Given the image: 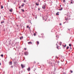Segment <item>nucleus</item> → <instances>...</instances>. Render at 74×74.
Segmentation results:
<instances>
[{
	"label": "nucleus",
	"mask_w": 74,
	"mask_h": 74,
	"mask_svg": "<svg viewBox=\"0 0 74 74\" xmlns=\"http://www.w3.org/2000/svg\"><path fill=\"white\" fill-rule=\"evenodd\" d=\"M13 63L14 64V66L15 67H16V65H18V62H14Z\"/></svg>",
	"instance_id": "f257e3e1"
},
{
	"label": "nucleus",
	"mask_w": 74,
	"mask_h": 74,
	"mask_svg": "<svg viewBox=\"0 0 74 74\" xmlns=\"http://www.w3.org/2000/svg\"><path fill=\"white\" fill-rule=\"evenodd\" d=\"M21 66L22 69H23L24 67H25V65H23V64H21Z\"/></svg>",
	"instance_id": "f03ea898"
},
{
	"label": "nucleus",
	"mask_w": 74,
	"mask_h": 74,
	"mask_svg": "<svg viewBox=\"0 0 74 74\" xmlns=\"http://www.w3.org/2000/svg\"><path fill=\"white\" fill-rule=\"evenodd\" d=\"M24 54L25 55H28V52L27 51L25 52Z\"/></svg>",
	"instance_id": "7ed1b4c3"
},
{
	"label": "nucleus",
	"mask_w": 74,
	"mask_h": 74,
	"mask_svg": "<svg viewBox=\"0 0 74 74\" xmlns=\"http://www.w3.org/2000/svg\"><path fill=\"white\" fill-rule=\"evenodd\" d=\"M9 64L10 65H12V63L11 62H9Z\"/></svg>",
	"instance_id": "20e7f679"
},
{
	"label": "nucleus",
	"mask_w": 74,
	"mask_h": 74,
	"mask_svg": "<svg viewBox=\"0 0 74 74\" xmlns=\"http://www.w3.org/2000/svg\"><path fill=\"white\" fill-rule=\"evenodd\" d=\"M9 11L11 12H12V9L11 8V9Z\"/></svg>",
	"instance_id": "39448f33"
},
{
	"label": "nucleus",
	"mask_w": 74,
	"mask_h": 74,
	"mask_svg": "<svg viewBox=\"0 0 74 74\" xmlns=\"http://www.w3.org/2000/svg\"><path fill=\"white\" fill-rule=\"evenodd\" d=\"M42 8L43 9H44V10H45V6H42Z\"/></svg>",
	"instance_id": "423d86ee"
},
{
	"label": "nucleus",
	"mask_w": 74,
	"mask_h": 74,
	"mask_svg": "<svg viewBox=\"0 0 74 74\" xmlns=\"http://www.w3.org/2000/svg\"><path fill=\"white\" fill-rule=\"evenodd\" d=\"M59 12H57L56 14V15H59Z\"/></svg>",
	"instance_id": "0eeeda50"
},
{
	"label": "nucleus",
	"mask_w": 74,
	"mask_h": 74,
	"mask_svg": "<svg viewBox=\"0 0 74 74\" xmlns=\"http://www.w3.org/2000/svg\"><path fill=\"white\" fill-rule=\"evenodd\" d=\"M27 70L28 71H29L30 70V68H28L27 69Z\"/></svg>",
	"instance_id": "6e6552de"
},
{
	"label": "nucleus",
	"mask_w": 74,
	"mask_h": 74,
	"mask_svg": "<svg viewBox=\"0 0 74 74\" xmlns=\"http://www.w3.org/2000/svg\"><path fill=\"white\" fill-rule=\"evenodd\" d=\"M23 38V36H22V37H20V40H22V38Z\"/></svg>",
	"instance_id": "1a4fd4ad"
},
{
	"label": "nucleus",
	"mask_w": 74,
	"mask_h": 74,
	"mask_svg": "<svg viewBox=\"0 0 74 74\" xmlns=\"http://www.w3.org/2000/svg\"><path fill=\"white\" fill-rule=\"evenodd\" d=\"M28 44H32V42H28Z\"/></svg>",
	"instance_id": "9d476101"
},
{
	"label": "nucleus",
	"mask_w": 74,
	"mask_h": 74,
	"mask_svg": "<svg viewBox=\"0 0 74 74\" xmlns=\"http://www.w3.org/2000/svg\"><path fill=\"white\" fill-rule=\"evenodd\" d=\"M63 10V8H61V9H59V11H62Z\"/></svg>",
	"instance_id": "9b49d317"
},
{
	"label": "nucleus",
	"mask_w": 74,
	"mask_h": 74,
	"mask_svg": "<svg viewBox=\"0 0 74 74\" xmlns=\"http://www.w3.org/2000/svg\"><path fill=\"white\" fill-rule=\"evenodd\" d=\"M56 37H57L56 40H58L57 38H59V36H56Z\"/></svg>",
	"instance_id": "f8f14e48"
},
{
	"label": "nucleus",
	"mask_w": 74,
	"mask_h": 74,
	"mask_svg": "<svg viewBox=\"0 0 74 74\" xmlns=\"http://www.w3.org/2000/svg\"><path fill=\"white\" fill-rule=\"evenodd\" d=\"M24 5H25V3H23L22 5H21V7H23V6H24Z\"/></svg>",
	"instance_id": "ddd939ff"
},
{
	"label": "nucleus",
	"mask_w": 74,
	"mask_h": 74,
	"mask_svg": "<svg viewBox=\"0 0 74 74\" xmlns=\"http://www.w3.org/2000/svg\"><path fill=\"white\" fill-rule=\"evenodd\" d=\"M34 6H33L32 5H31V7L32 8V10H33L34 9V8H33V7Z\"/></svg>",
	"instance_id": "4468645a"
},
{
	"label": "nucleus",
	"mask_w": 74,
	"mask_h": 74,
	"mask_svg": "<svg viewBox=\"0 0 74 74\" xmlns=\"http://www.w3.org/2000/svg\"><path fill=\"white\" fill-rule=\"evenodd\" d=\"M37 45H38L39 44V42L37 41Z\"/></svg>",
	"instance_id": "2eb2a0df"
},
{
	"label": "nucleus",
	"mask_w": 74,
	"mask_h": 74,
	"mask_svg": "<svg viewBox=\"0 0 74 74\" xmlns=\"http://www.w3.org/2000/svg\"><path fill=\"white\" fill-rule=\"evenodd\" d=\"M69 48V46H67L66 47V49H68Z\"/></svg>",
	"instance_id": "dca6fc26"
},
{
	"label": "nucleus",
	"mask_w": 74,
	"mask_h": 74,
	"mask_svg": "<svg viewBox=\"0 0 74 74\" xmlns=\"http://www.w3.org/2000/svg\"><path fill=\"white\" fill-rule=\"evenodd\" d=\"M1 9H3V6L2 5H1Z\"/></svg>",
	"instance_id": "f3484780"
},
{
	"label": "nucleus",
	"mask_w": 74,
	"mask_h": 74,
	"mask_svg": "<svg viewBox=\"0 0 74 74\" xmlns=\"http://www.w3.org/2000/svg\"><path fill=\"white\" fill-rule=\"evenodd\" d=\"M63 47H66V45H63Z\"/></svg>",
	"instance_id": "a211bd4d"
},
{
	"label": "nucleus",
	"mask_w": 74,
	"mask_h": 74,
	"mask_svg": "<svg viewBox=\"0 0 74 74\" xmlns=\"http://www.w3.org/2000/svg\"><path fill=\"white\" fill-rule=\"evenodd\" d=\"M21 10H22V11L23 12H24V10L23 9H21Z\"/></svg>",
	"instance_id": "6ab92c4d"
},
{
	"label": "nucleus",
	"mask_w": 74,
	"mask_h": 74,
	"mask_svg": "<svg viewBox=\"0 0 74 74\" xmlns=\"http://www.w3.org/2000/svg\"><path fill=\"white\" fill-rule=\"evenodd\" d=\"M63 2H64V3H65V2H66V0H63Z\"/></svg>",
	"instance_id": "aec40b11"
},
{
	"label": "nucleus",
	"mask_w": 74,
	"mask_h": 74,
	"mask_svg": "<svg viewBox=\"0 0 74 74\" xmlns=\"http://www.w3.org/2000/svg\"><path fill=\"white\" fill-rule=\"evenodd\" d=\"M71 73H73V71H70Z\"/></svg>",
	"instance_id": "412c9836"
},
{
	"label": "nucleus",
	"mask_w": 74,
	"mask_h": 74,
	"mask_svg": "<svg viewBox=\"0 0 74 74\" xmlns=\"http://www.w3.org/2000/svg\"><path fill=\"white\" fill-rule=\"evenodd\" d=\"M65 20H66V21H67L68 20V18H65Z\"/></svg>",
	"instance_id": "4be33fe9"
},
{
	"label": "nucleus",
	"mask_w": 74,
	"mask_h": 74,
	"mask_svg": "<svg viewBox=\"0 0 74 74\" xmlns=\"http://www.w3.org/2000/svg\"><path fill=\"white\" fill-rule=\"evenodd\" d=\"M69 45L70 47H71V44H69Z\"/></svg>",
	"instance_id": "5701e85b"
},
{
	"label": "nucleus",
	"mask_w": 74,
	"mask_h": 74,
	"mask_svg": "<svg viewBox=\"0 0 74 74\" xmlns=\"http://www.w3.org/2000/svg\"><path fill=\"white\" fill-rule=\"evenodd\" d=\"M1 56L2 57H3V55L1 54Z\"/></svg>",
	"instance_id": "b1692460"
},
{
	"label": "nucleus",
	"mask_w": 74,
	"mask_h": 74,
	"mask_svg": "<svg viewBox=\"0 0 74 74\" xmlns=\"http://www.w3.org/2000/svg\"><path fill=\"white\" fill-rule=\"evenodd\" d=\"M36 5H39V4L36 3Z\"/></svg>",
	"instance_id": "393cba45"
},
{
	"label": "nucleus",
	"mask_w": 74,
	"mask_h": 74,
	"mask_svg": "<svg viewBox=\"0 0 74 74\" xmlns=\"http://www.w3.org/2000/svg\"><path fill=\"white\" fill-rule=\"evenodd\" d=\"M57 49H59V47L58 46H57Z\"/></svg>",
	"instance_id": "a878e982"
},
{
	"label": "nucleus",
	"mask_w": 74,
	"mask_h": 74,
	"mask_svg": "<svg viewBox=\"0 0 74 74\" xmlns=\"http://www.w3.org/2000/svg\"><path fill=\"white\" fill-rule=\"evenodd\" d=\"M38 11H40V8H38Z\"/></svg>",
	"instance_id": "bb28decb"
},
{
	"label": "nucleus",
	"mask_w": 74,
	"mask_h": 74,
	"mask_svg": "<svg viewBox=\"0 0 74 74\" xmlns=\"http://www.w3.org/2000/svg\"><path fill=\"white\" fill-rule=\"evenodd\" d=\"M27 28H28L29 27V25H27Z\"/></svg>",
	"instance_id": "cd10ccee"
},
{
	"label": "nucleus",
	"mask_w": 74,
	"mask_h": 74,
	"mask_svg": "<svg viewBox=\"0 0 74 74\" xmlns=\"http://www.w3.org/2000/svg\"><path fill=\"white\" fill-rule=\"evenodd\" d=\"M36 34H35V33H34V36H36Z\"/></svg>",
	"instance_id": "c85d7f7f"
},
{
	"label": "nucleus",
	"mask_w": 74,
	"mask_h": 74,
	"mask_svg": "<svg viewBox=\"0 0 74 74\" xmlns=\"http://www.w3.org/2000/svg\"><path fill=\"white\" fill-rule=\"evenodd\" d=\"M71 4H73V2H72V1H71Z\"/></svg>",
	"instance_id": "c756f323"
},
{
	"label": "nucleus",
	"mask_w": 74,
	"mask_h": 74,
	"mask_svg": "<svg viewBox=\"0 0 74 74\" xmlns=\"http://www.w3.org/2000/svg\"><path fill=\"white\" fill-rule=\"evenodd\" d=\"M3 23V21L1 22V24H2V23Z\"/></svg>",
	"instance_id": "7c9ffc66"
},
{
	"label": "nucleus",
	"mask_w": 74,
	"mask_h": 74,
	"mask_svg": "<svg viewBox=\"0 0 74 74\" xmlns=\"http://www.w3.org/2000/svg\"><path fill=\"white\" fill-rule=\"evenodd\" d=\"M24 3H26V1L24 0Z\"/></svg>",
	"instance_id": "2f4dec72"
},
{
	"label": "nucleus",
	"mask_w": 74,
	"mask_h": 74,
	"mask_svg": "<svg viewBox=\"0 0 74 74\" xmlns=\"http://www.w3.org/2000/svg\"><path fill=\"white\" fill-rule=\"evenodd\" d=\"M70 49H72V48H71V47H70Z\"/></svg>",
	"instance_id": "473e14b6"
},
{
	"label": "nucleus",
	"mask_w": 74,
	"mask_h": 74,
	"mask_svg": "<svg viewBox=\"0 0 74 74\" xmlns=\"http://www.w3.org/2000/svg\"><path fill=\"white\" fill-rule=\"evenodd\" d=\"M57 63H58V64H59V61H58L57 62Z\"/></svg>",
	"instance_id": "72a5a7b5"
},
{
	"label": "nucleus",
	"mask_w": 74,
	"mask_h": 74,
	"mask_svg": "<svg viewBox=\"0 0 74 74\" xmlns=\"http://www.w3.org/2000/svg\"><path fill=\"white\" fill-rule=\"evenodd\" d=\"M21 8V6H20L19 7V8Z\"/></svg>",
	"instance_id": "f704fd0d"
},
{
	"label": "nucleus",
	"mask_w": 74,
	"mask_h": 74,
	"mask_svg": "<svg viewBox=\"0 0 74 74\" xmlns=\"http://www.w3.org/2000/svg\"><path fill=\"white\" fill-rule=\"evenodd\" d=\"M60 25H62V23H60Z\"/></svg>",
	"instance_id": "c9c22d12"
},
{
	"label": "nucleus",
	"mask_w": 74,
	"mask_h": 74,
	"mask_svg": "<svg viewBox=\"0 0 74 74\" xmlns=\"http://www.w3.org/2000/svg\"><path fill=\"white\" fill-rule=\"evenodd\" d=\"M24 50H26V48H24Z\"/></svg>",
	"instance_id": "e433bc0d"
},
{
	"label": "nucleus",
	"mask_w": 74,
	"mask_h": 74,
	"mask_svg": "<svg viewBox=\"0 0 74 74\" xmlns=\"http://www.w3.org/2000/svg\"><path fill=\"white\" fill-rule=\"evenodd\" d=\"M11 67H12V68H13V66H11Z\"/></svg>",
	"instance_id": "4c0bfd02"
},
{
	"label": "nucleus",
	"mask_w": 74,
	"mask_h": 74,
	"mask_svg": "<svg viewBox=\"0 0 74 74\" xmlns=\"http://www.w3.org/2000/svg\"><path fill=\"white\" fill-rule=\"evenodd\" d=\"M66 23V21L65 22H64V23H64H64Z\"/></svg>",
	"instance_id": "58836bf2"
},
{
	"label": "nucleus",
	"mask_w": 74,
	"mask_h": 74,
	"mask_svg": "<svg viewBox=\"0 0 74 74\" xmlns=\"http://www.w3.org/2000/svg\"><path fill=\"white\" fill-rule=\"evenodd\" d=\"M41 34V35H44V34Z\"/></svg>",
	"instance_id": "ea45409f"
},
{
	"label": "nucleus",
	"mask_w": 74,
	"mask_h": 74,
	"mask_svg": "<svg viewBox=\"0 0 74 74\" xmlns=\"http://www.w3.org/2000/svg\"><path fill=\"white\" fill-rule=\"evenodd\" d=\"M34 63H36V62L34 61Z\"/></svg>",
	"instance_id": "a19ab883"
},
{
	"label": "nucleus",
	"mask_w": 74,
	"mask_h": 74,
	"mask_svg": "<svg viewBox=\"0 0 74 74\" xmlns=\"http://www.w3.org/2000/svg\"><path fill=\"white\" fill-rule=\"evenodd\" d=\"M28 28H29V29H30V27H29Z\"/></svg>",
	"instance_id": "79ce46f5"
},
{
	"label": "nucleus",
	"mask_w": 74,
	"mask_h": 74,
	"mask_svg": "<svg viewBox=\"0 0 74 74\" xmlns=\"http://www.w3.org/2000/svg\"><path fill=\"white\" fill-rule=\"evenodd\" d=\"M68 16H69V17H70V16H68Z\"/></svg>",
	"instance_id": "37998d69"
},
{
	"label": "nucleus",
	"mask_w": 74,
	"mask_h": 74,
	"mask_svg": "<svg viewBox=\"0 0 74 74\" xmlns=\"http://www.w3.org/2000/svg\"><path fill=\"white\" fill-rule=\"evenodd\" d=\"M60 44H62V42H60Z\"/></svg>",
	"instance_id": "c03bdc74"
},
{
	"label": "nucleus",
	"mask_w": 74,
	"mask_h": 74,
	"mask_svg": "<svg viewBox=\"0 0 74 74\" xmlns=\"http://www.w3.org/2000/svg\"><path fill=\"white\" fill-rule=\"evenodd\" d=\"M68 30H70V29H68Z\"/></svg>",
	"instance_id": "a18cd8bd"
},
{
	"label": "nucleus",
	"mask_w": 74,
	"mask_h": 74,
	"mask_svg": "<svg viewBox=\"0 0 74 74\" xmlns=\"http://www.w3.org/2000/svg\"><path fill=\"white\" fill-rule=\"evenodd\" d=\"M1 63H0V65H1Z\"/></svg>",
	"instance_id": "49530a36"
},
{
	"label": "nucleus",
	"mask_w": 74,
	"mask_h": 74,
	"mask_svg": "<svg viewBox=\"0 0 74 74\" xmlns=\"http://www.w3.org/2000/svg\"><path fill=\"white\" fill-rule=\"evenodd\" d=\"M60 45H62L61 44H60Z\"/></svg>",
	"instance_id": "de8ad7c7"
},
{
	"label": "nucleus",
	"mask_w": 74,
	"mask_h": 74,
	"mask_svg": "<svg viewBox=\"0 0 74 74\" xmlns=\"http://www.w3.org/2000/svg\"><path fill=\"white\" fill-rule=\"evenodd\" d=\"M71 1H73V0H71Z\"/></svg>",
	"instance_id": "09e8293b"
},
{
	"label": "nucleus",
	"mask_w": 74,
	"mask_h": 74,
	"mask_svg": "<svg viewBox=\"0 0 74 74\" xmlns=\"http://www.w3.org/2000/svg\"><path fill=\"white\" fill-rule=\"evenodd\" d=\"M3 23H4V21H3Z\"/></svg>",
	"instance_id": "8fccbe9b"
},
{
	"label": "nucleus",
	"mask_w": 74,
	"mask_h": 74,
	"mask_svg": "<svg viewBox=\"0 0 74 74\" xmlns=\"http://www.w3.org/2000/svg\"><path fill=\"white\" fill-rule=\"evenodd\" d=\"M64 74H66L65 73H64Z\"/></svg>",
	"instance_id": "3c124183"
},
{
	"label": "nucleus",
	"mask_w": 74,
	"mask_h": 74,
	"mask_svg": "<svg viewBox=\"0 0 74 74\" xmlns=\"http://www.w3.org/2000/svg\"><path fill=\"white\" fill-rule=\"evenodd\" d=\"M60 7H61V5H60Z\"/></svg>",
	"instance_id": "603ef678"
},
{
	"label": "nucleus",
	"mask_w": 74,
	"mask_h": 74,
	"mask_svg": "<svg viewBox=\"0 0 74 74\" xmlns=\"http://www.w3.org/2000/svg\"><path fill=\"white\" fill-rule=\"evenodd\" d=\"M57 43H58V42H57Z\"/></svg>",
	"instance_id": "864d4df0"
},
{
	"label": "nucleus",
	"mask_w": 74,
	"mask_h": 74,
	"mask_svg": "<svg viewBox=\"0 0 74 74\" xmlns=\"http://www.w3.org/2000/svg\"><path fill=\"white\" fill-rule=\"evenodd\" d=\"M56 58H57V56H56Z\"/></svg>",
	"instance_id": "5fc2aeb1"
},
{
	"label": "nucleus",
	"mask_w": 74,
	"mask_h": 74,
	"mask_svg": "<svg viewBox=\"0 0 74 74\" xmlns=\"http://www.w3.org/2000/svg\"><path fill=\"white\" fill-rule=\"evenodd\" d=\"M29 74H30V73H29Z\"/></svg>",
	"instance_id": "6e6d98bb"
},
{
	"label": "nucleus",
	"mask_w": 74,
	"mask_h": 74,
	"mask_svg": "<svg viewBox=\"0 0 74 74\" xmlns=\"http://www.w3.org/2000/svg\"><path fill=\"white\" fill-rule=\"evenodd\" d=\"M56 45H57V44H56Z\"/></svg>",
	"instance_id": "4d7b16f0"
},
{
	"label": "nucleus",
	"mask_w": 74,
	"mask_h": 74,
	"mask_svg": "<svg viewBox=\"0 0 74 74\" xmlns=\"http://www.w3.org/2000/svg\"><path fill=\"white\" fill-rule=\"evenodd\" d=\"M70 51V50H69V51Z\"/></svg>",
	"instance_id": "13d9d810"
},
{
	"label": "nucleus",
	"mask_w": 74,
	"mask_h": 74,
	"mask_svg": "<svg viewBox=\"0 0 74 74\" xmlns=\"http://www.w3.org/2000/svg\"><path fill=\"white\" fill-rule=\"evenodd\" d=\"M44 73V72H43V73Z\"/></svg>",
	"instance_id": "bf43d9fd"
}]
</instances>
